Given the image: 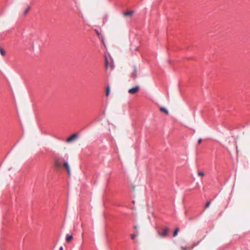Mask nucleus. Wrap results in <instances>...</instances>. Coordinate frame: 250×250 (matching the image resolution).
<instances>
[{
	"mask_svg": "<svg viewBox=\"0 0 250 250\" xmlns=\"http://www.w3.org/2000/svg\"><path fill=\"white\" fill-rule=\"evenodd\" d=\"M169 231V229L167 228H165L163 229L162 232H158V235L162 237H165Z\"/></svg>",
	"mask_w": 250,
	"mask_h": 250,
	"instance_id": "obj_1",
	"label": "nucleus"
},
{
	"mask_svg": "<svg viewBox=\"0 0 250 250\" xmlns=\"http://www.w3.org/2000/svg\"><path fill=\"white\" fill-rule=\"evenodd\" d=\"M139 89H140L139 86L137 85V86H135L134 87L129 89L128 90V92L130 94H135L139 91Z\"/></svg>",
	"mask_w": 250,
	"mask_h": 250,
	"instance_id": "obj_2",
	"label": "nucleus"
},
{
	"mask_svg": "<svg viewBox=\"0 0 250 250\" xmlns=\"http://www.w3.org/2000/svg\"><path fill=\"white\" fill-rule=\"evenodd\" d=\"M78 135L76 134H73L71 136L68 137L66 141L67 143H70L71 142L76 140L77 138Z\"/></svg>",
	"mask_w": 250,
	"mask_h": 250,
	"instance_id": "obj_3",
	"label": "nucleus"
},
{
	"mask_svg": "<svg viewBox=\"0 0 250 250\" xmlns=\"http://www.w3.org/2000/svg\"><path fill=\"white\" fill-rule=\"evenodd\" d=\"M63 166L65 168V169L67 170V172L68 173V175L69 176L70 175L71 172H70V166L68 164V163L66 162H64L63 164Z\"/></svg>",
	"mask_w": 250,
	"mask_h": 250,
	"instance_id": "obj_4",
	"label": "nucleus"
},
{
	"mask_svg": "<svg viewBox=\"0 0 250 250\" xmlns=\"http://www.w3.org/2000/svg\"><path fill=\"white\" fill-rule=\"evenodd\" d=\"M73 239V236L68 234L66 235L65 240L67 242H70Z\"/></svg>",
	"mask_w": 250,
	"mask_h": 250,
	"instance_id": "obj_5",
	"label": "nucleus"
},
{
	"mask_svg": "<svg viewBox=\"0 0 250 250\" xmlns=\"http://www.w3.org/2000/svg\"><path fill=\"white\" fill-rule=\"evenodd\" d=\"M132 14H133V11H128L124 12V15L125 16H131Z\"/></svg>",
	"mask_w": 250,
	"mask_h": 250,
	"instance_id": "obj_6",
	"label": "nucleus"
},
{
	"mask_svg": "<svg viewBox=\"0 0 250 250\" xmlns=\"http://www.w3.org/2000/svg\"><path fill=\"white\" fill-rule=\"evenodd\" d=\"M160 110L161 111L165 113L166 114H168V110L166 108H165V107H160Z\"/></svg>",
	"mask_w": 250,
	"mask_h": 250,
	"instance_id": "obj_7",
	"label": "nucleus"
},
{
	"mask_svg": "<svg viewBox=\"0 0 250 250\" xmlns=\"http://www.w3.org/2000/svg\"><path fill=\"white\" fill-rule=\"evenodd\" d=\"M0 53L2 56H4L6 54V52L0 46Z\"/></svg>",
	"mask_w": 250,
	"mask_h": 250,
	"instance_id": "obj_8",
	"label": "nucleus"
},
{
	"mask_svg": "<svg viewBox=\"0 0 250 250\" xmlns=\"http://www.w3.org/2000/svg\"><path fill=\"white\" fill-rule=\"evenodd\" d=\"M137 70L136 67H133V71L132 72V76L135 77L137 75Z\"/></svg>",
	"mask_w": 250,
	"mask_h": 250,
	"instance_id": "obj_9",
	"label": "nucleus"
},
{
	"mask_svg": "<svg viewBox=\"0 0 250 250\" xmlns=\"http://www.w3.org/2000/svg\"><path fill=\"white\" fill-rule=\"evenodd\" d=\"M179 231V229L178 228L175 229L173 232V237H175L178 234Z\"/></svg>",
	"mask_w": 250,
	"mask_h": 250,
	"instance_id": "obj_10",
	"label": "nucleus"
},
{
	"mask_svg": "<svg viewBox=\"0 0 250 250\" xmlns=\"http://www.w3.org/2000/svg\"><path fill=\"white\" fill-rule=\"evenodd\" d=\"M110 93V88L109 86H107L106 90V96H107Z\"/></svg>",
	"mask_w": 250,
	"mask_h": 250,
	"instance_id": "obj_11",
	"label": "nucleus"
},
{
	"mask_svg": "<svg viewBox=\"0 0 250 250\" xmlns=\"http://www.w3.org/2000/svg\"><path fill=\"white\" fill-rule=\"evenodd\" d=\"M30 6H28V7H27V8H26V9L25 10V11H24V15H26V14L28 13V12L29 11V10H30Z\"/></svg>",
	"mask_w": 250,
	"mask_h": 250,
	"instance_id": "obj_12",
	"label": "nucleus"
},
{
	"mask_svg": "<svg viewBox=\"0 0 250 250\" xmlns=\"http://www.w3.org/2000/svg\"><path fill=\"white\" fill-rule=\"evenodd\" d=\"M204 175H205L204 173L202 171L198 172V175L199 176L203 177L204 176Z\"/></svg>",
	"mask_w": 250,
	"mask_h": 250,
	"instance_id": "obj_13",
	"label": "nucleus"
},
{
	"mask_svg": "<svg viewBox=\"0 0 250 250\" xmlns=\"http://www.w3.org/2000/svg\"><path fill=\"white\" fill-rule=\"evenodd\" d=\"M130 236H131V239L133 240V239H134L136 238V237L137 236V234H131Z\"/></svg>",
	"mask_w": 250,
	"mask_h": 250,
	"instance_id": "obj_14",
	"label": "nucleus"
},
{
	"mask_svg": "<svg viewBox=\"0 0 250 250\" xmlns=\"http://www.w3.org/2000/svg\"><path fill=\"white\" fill-rule=\"evenodd\" d=\"M105 67L107 68L108 67V62L106 57L105 58Z\"/></svg>",
	"mask_w": 250,
	"mask_h": 250,
	"instance_id": "obj_15",
	"label": "nucleus"
},
{
	"mask_svg": "<svg viewBox=\"0 0 250 250\" xmlns=\"http://www.w3.org/2000/svg\"><path fill=\"white\" fill-rule=\"evenodd\" d=\"M210 204V202H207V203L206 205V208H207L209 207Z\"/></svg>",
	"mask_w": 250,
	"mask_h": 250,
	"instance_id": "obj_16",
	"label": "nucleus"
},
{
	"mask_svg": "<svg viewBox=\"0 0 250 250\" xmlns=\"http://www.w3.org/2000/svg\"><path fill=\"white\" fill-rule=\"evenodd\" d=\"M202 141V139L201 138L199 139L198 141V144H200V143H201Z\"/></svg>",
	"mask_w": 250,
	"mask_h": 250,
	"instance_id": "obj_17",
	"label": "nucleus"
},
{
	"mask_svg": "<svg viewBox=\"0 0 250 250\" xmlns=\"http://www.w3.org/2000/svg\"><path fill=\"white\" fill-rule=\"evenodd\" d=\"M59 250H63V248H62V247H61L60 248Z\"/></svg>",
	"mask_w": 250,
	"mask_h": 250,
	"instance_id": "obj_18",
	"label": "nucleus"
},
{
	"mask_svg": "<svg viewBox=\"0 0 250 250\" xmlns=\"http://www.w3.org/2000/svg\"><path fill=\"white\" fill-rule=\"evenodd\" d=\"M182 249H183V250H187V248L183 247Z\"/></svg>",
	"mask_w": 250,
	"mask_h": 250,
	"instance_id": "obj_19",
	"label": "nucleus"
},
{
	"mask_svg": "<svg viewBox=\"0 0 250 250\" xmlns=\"http://www.w3.org/2000/svg\"><path fill=\"white\" fill-rule=\"evenodd\" d=\"M56 164L57 166H60V164L56 162Z\"/></svg>",
	"mask_w": 250,
	"mask_h": 250,
	"instance_id": "obj_20",
	"label": "nucleus"
},
{
	"mask_svg": "<svg viewBox=\"0 0 250 250\" xmlns=\"http://www.w3.org/2000/svg\"><path fill=\"white\" fill-rule=\"evenodd\" d=\"M134 228H135V229H137V226H134Z\"/></svg>",
	"mask_w": 250,
	"mask_h": 250,
	"instance_id": "obj_21",
	"label": "nucleus"
}]
</instances>
